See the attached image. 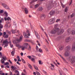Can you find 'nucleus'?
Segmentation results:
<instances>
[{
  "label": "nucleus",
  "instance_id": "4468645a",
  "mask_svg": "<svg viewBox=\"0 0 75 75\" xmlns=\"http://www.w3.org/2000/svg\"><path fill=\"white\" fill-rule=\"evenodd\" d=\"M25 11L26 14H27L28 13V9L26 8H25Z\"/></svg>",
  "mask_w": 75,
  "mask_h": 75
},
{
  "label": "nucleus",
  "instance_id": "e2e57ef3",
  "mask_svg": "<svg viewBox=\"0 0 75 75\" xmlns=\"http://www.w3.org/2000/svg\"><path fill=\"white\" fill-rule=\"evenodd\" d=\"M45 50H46V51H48V49H47V47H45Z\"/></svg>",
  "mask_w": 75,
  "mask_h": 75
},
{
  "label": "nucleus",
  "instance_id": "c756f323",
  "mask_svg": "<svg viewBox=\"0 0 75 75\" xmlns=\"http://www.w3.org/2000/svg\"><path fill=\"white\" fill-rule=\"evenodd\" d=\"M28 50H29V51H30L31 50V46L29 45V48H28Z\"/></svg>",
  "mask_w": 75,
  "mask_h": 75
},
{
  "label": "nucleus",
  "instance_id": "49530a36",
  "mask_svg": "<svg viewBox=\"0 0 75 75\" xmlns=\"http://www.w3.org/2000/svg\"><path fill=\"white\" fill-rule=\"evenodd\" d=\"M27 57L28 58H29V59H31V56H27Z\"/></svg>",
  "mask_w": 75,
  "mask_h": 75
},
{
  "label": "nucleus",
  "instance_id": "a878e982",
  "mask_svg": "<svg viewBox=\"0 0 75 75\" xmlns=\"http://www.w3.org/2000/svg\"><path fill=\"white\" fill-rule=\"evenodd\" d=\"M43 10V8L42 7H40L38 9V10H39L40 11H42Z\"/></svg>",
  "mask_w": 75,
  "mask_h": 75
},
{
  "label": "nucleus",
  "instance_id": "1a4fd4ad",
  "mask_svg": "<svg viewBox=\"0 0 75 75\" xmlns=\"http://www.w3.org/2000/svg\"><path fill=\"white\" fill-rule=\"evenodd\" d=\"M50 65L51 66L50 67L51 70H54V68L55 67V66L53 64H52L51 63Z\"/></svg>",
  "mask_w": 75,
  "mask_h": 75
},
{
  "label": "nucleus",
  "instance_id": "20e7f679",
  "mask_svg": "<svg viewBox=\"0 0 75 75\" xmlns=\"http://www.w3.org/2000/svg\"><path fill=\"white\" fill-rule=\"evenodd\" d=\"M55 19L54 18H52L50 19L48 22V24H53L54 23H55Z\"/></svg>",
  "mask_w": 75,
  "mask_h": 75
},
{
  "label": "nucleus",
  "instance_id": "393cba45",
  "mask_svg": "<svg viewBox=\"0 0 75 75\" xmlns=\"http://www.w3.org/2000/svg\"><path fill=\"white\" fill-rule=\"evenodd\" d=\"M60 3H61V5H62V7H63V8H64V7H65V5L63 4L62 3V2H60Z\"/></svg>",
  "mask_w": 75,
  "mask_h": 75
},
{
  "label": "nucleus",
  "instance_id": "f3484780",
  "mask_svg": "<svg viewBox=\"0 0 75 75\" xmlns=\"http://www.w3.org/2000/svg\"><path fill=\"white\" fill-rule=\"evenodd\" d=\"M27 34L28 35V36H30V33L29 31L28 30L27 31Z\"/></svg>",
  "mask_w": 75,
  "mask_h": 75
},
{
  "label": "nucleus",
  "instance_id": "473e14b6",
  "mask_svg": "<svg viewBox=\"0 0 75 75\" xmlns=\"http://www.w3.org/2000/svg\"><path fill=\"white\" fill-rule=\"evenodd\" d=\"M3 25H1V24H0V29H1V28H3Z\"/></svg>",
  "mask_w": 75,
  "mask_h": 75
},
{
  "label": "nucleus",
  "instance_id": "f257e3e1",
  "mask_svg": "<svg viewBox=\"0 0 75 75\" xmlns=\"http://www.w3.org/2000/svg\"><path fill=\"white\" fill-rule=\"evenodd\" d=\"M28 43H24L23 45L21 46V48L22 51H24L25 48L27 49L28 48Z\"/></svg>",
  "mask_w": 75,
  "mask_h": 75
},
{
  "label": "nucleus",
  "instance_id": "6e6552de",
  "mask_svg": "<svg viewBox=\"0 0 75 75\" xmlns=\"http://www.w3.org/2000/svg\"><path fill=\"white\" fill-rule=\"evenodd\" d=\"M4 44H7L9 43L8 41V40L7 39L5 40L3 42Z\"/></svg>",
  "mask_w": 75,
  "mask_h": 75
},
{
  "label": "nucleus",
  "instance_id": "79ce46f5",
  "mask_svg": "<svg viewBox=\"0 0 75 75\" xmlns=\"http://www.w3.org/2000/svg\"><path fill=\"white\" fill-rule=\"evenodd\" d=\"M29 67L30 68L32 69V66L31 65V64H29Z\"/></svg>",
  "mask_w": 75,
  "mask_h": 75
},
{
  "label": "nucleus",
  "instance_id": "864d4df0",
  "mask_svg": "<svg viewBox=\"0 0 75 75\" xmlns=\"http://www.w3.org/2000/svg\"><path fill=\"white\" fill-rule=\"evenodd\" d=\"M64 32V30L63 29H62L61 30V33H63Z\"/></svg>",
  "mask_w": 75,
  "mask_h": 75
},
{
  "label": "nucleus",
  "instance_id": "052dcab7",
  "mask_svg": "<svg viewBox=\"0 0 75 75\" xmlns=\"http://www.w3.org/2000/svg\"><path fill=\"white\" fill-rule=\"evenodd\" d=\"M21 56H23V53L21 52Z\"/></svg>",
  "mask_w": 75,
  "mask_h": 75
},
{
  "label": "nucleus",
  "instance_id": "e433bc0d",
  "mask_svg": "<svg viewBox=\"0 0 75 75\" xmlns=\"http://www.w3.org/2000/svg\"><path fill=\"white\" fill-rule=\"evenodd\" d=\"M38 6H39V5L38 4H37L36 5H35V8H37V7H38Z\"/></svg>",
  "mask_w": 75,
  "mask_h": 75
},
{
  "label": "nucleus",
  "instance_id": "f704fd0d",
  "mask_svg": "<svg viewBox=\"0 0 75 75\" xmlns=\"http://www.w3.org/2000/svg\"><path fill=\"white\" fill-rule=\"evenodd\" d=\"M39 63L40 65H42V62H41V61L40 60L39 61Z\"/></svg>",
  "mask_w": 75,
  "mask_h": 75
},
{
  "label": "nucleus",
  "instance_id": "0eeeda50",
  "mask_svg": "<svg viewBox=\"0 0 75 75\" xmlns=\"http://www.w3.org/2000/svg\"><path fill=\"white\" fill-rule=\"evenodd\" d=\"M23 38V36L21 35L20 37V39H17L16 40V41L18 42H20L21 41H22V38Z\"/></svg>",
  "mask_w": 75,
  "mask_h": 75
},
{
  "label": "nucleus",
  "instance_id": "4be33fe9",
  "mask_svg": "<svg viewBox=\"0 0 75 75\" xmlns=\"http://www.w3.org/2000/svg\"><path fill=\"white\" fill-rule=\"evenodd\" d=\"M16 46L17 47H18V48H21V46L20 45H16Z\"/></svg>",
  "mask_w": 75,
  "mask_h": 75
},
{
  "label": "nucleus",
  "instance_id": "b1692460",
  "mask_svg": "<svg viewBox=\"0 0 75 75\" xmlns=\"http://www.w3.org/2000/svg\"><path fill=\"white\" fill-rule=\"evenodd\" d=\"M31 60L32 61V62H35V59H34V58H31Z\"/></svg>",
  "mask_w": 75,
  "mask_h": 75
},
{
  "label": "nucleus",
  "instance_id": "4c0bfd02",
  "mask_svg": "<svg viewBox=\"0 0 75 75\" xmlns=\"http://www.w3.org/2000/svg\"><path fill=\"white\" fill-rule=\"evenodd\" d=\"M72 34L73 35H74V34H75V31H74V30L72 31Z\"/></svg>",
  "mask_w": 75,
  "mask_h": 75
},
{
  "label": "nucleus",
  "instance_id": "6e6d98bb",
  "mask_svg": "<svg viewBox=\"0 0 75 75\" xmlns=\"http://www.w3.org/2000/svg\"><path fill=\"white\" fill-rule=\"evenodd\" d=\"M36 73L38 75H40V73L39 72H37Z\"/></svg>",
  "mask_w": 75,
  "mask_h": 75
},
{
  "label": "nucleus",
  "instance_id": "c03bdc74",
  "mask_svg": "<svg viewBox=\"0 0 75 75\" xmlns=\"http://www.w3.org/2000/svg\"><path fill=\"white\" fill-rule=\"evenodd\" d=\"M75 16V14L74 13H73L71 16V17H74Z\"/></svg>",
  "mask_w": 75,
  "mask_h": 75
},
{
  "label": "nucleus",
  "instance_id": "7c9ffc66",
  "mask_svg": "<svg viewBox=\"0 0 75 75\" xmlns=\"http://www.w3.org/2000/svg\"><path fill=\"white\" fill-rule=\"evenodd\" d=\"M59 49L60 50H63V47L60 46L59 47Z\"/></svg>",
  "mask_w": 75,
  "mask_h": 75
},
{
  "label": "nucleus",
  "instance_id": "412c9836",
  "mask_svg": "<svg viewBox=\"0 0 75 75\" xmlns=\"http://www.w3.org/2000/svg\"><path fill=\"white\" fill-rule=\"evenodd\" d=\"M72 48V50H75V44H73Z\"/></svg>",
  "mask_w": 75,
  "mask_h": 75
},
{
  "label": "nucleus",
  "instance_id": "423d86ee",
  "mask_svg": "<svg viewBox=\"0 0 75 75\" xmlns=\"http://www.w3.org/2000/svg\"><path fill=\"white\" fill-rule=\"evenodd\" d=\"M71 62L72 63H74V62H75V57L73 56L72 57L71 60Z\"/></svg>",
  "mask_w": 75,
  "mask_h": 75
},
{
  "label": "nucleus",
  "instance_id": "39448f33",
  "mask_svg": "<svg viewBox=\"0 0 75 75\" xmlns=\"http://www.w3.org/2000/svg\"><path fill=\"white\" fill-rule=\"evenodd\" d=\"M2 58L3 59H1V62L2 63V64H4V61L7 59L6 57V56H4L2 57Z\"/></svg>",
  "mask_w": 75,
  "mask_h": 75
},
{
  "label": "nucleus",
  "instance_id": "58836bf2",
  "mask_svg": "<svg viewBox=\"0 0 75 75\" xmlns=\"http://www.w3.org/2000/svg\"><path fill=\"white\" fill-rule=\"evenodd\" d=\"M39 51L40 52H42V50L41 49V48H40L39 49Z\"/></svg>",
  "mask_w": 75,
  "mask_h": 75
},
{
  "label": "nucleus",
  "instance_id": "8fccbe9b",
  "mask_svg": "<svg viewBox=\"0 0 75 75\" xmlns=\"http://www.w3.org/2000/svg\"><path fill=\"white\" fill-rule=\"evenodd\" d=\"M15 73H19V71H18L16 70L15 71Z\"/></svg>",
  "mask_w": 75,
  "mask_h": 75
},
{
  "label": "nucleus",
  "instance_id": "69168bd1",
  "mask_svg": "<svg viewBox=\"0 0 75 75\" xmlns=\"http://www.w3.org/2000/svg\"><path fill=\"white\" fill-rule=\"evenodd\" d=\"M23 72H24L25 73V74H26V71L25 70V69L23 70Z\"/></svg>",
  "mask_w": 75,
  "mask_h": 75
},
{
  "label": "nucleus",
  "instance_id": "bf43d9fd",
  "mask_svg": "<svg viewBox=\"0 0 75 75\" xmlns=\"http://www.w3.org/2000/svg\"><path fill=\"white\" fill-rule=\"evenodd\" d=\"M72 0H71V2H70V3L69 4V6H70V5H71V4H72Z\"/></svg>",
  "mask_w": 75,
  "mask_h": 75
},
{
  "label": "nucleus",
  "instance_id": "13d9d810",
  "mask_svg": "<svg viewBox=\"0 0 75 75\" xmlns=\"http://www.w3.org/2000/svg\"><path fill=\"white\" fill-rule=\"evenodd\" d=\"M2 6H3V7H4L5 6V4L4 3H2Z\"/></svg>",
  "mask_w": 75,
  "mask_h": 75
},
{
  "label": "nucleus",
  "instance_id": "72a5a7b5",
  "mask_svg": "<svg viewBox=\"0 0 75 75\" xmlns=\"http://www.w3.org/2000/svg\"><path fill=\"white\" fill-rule=\"evenodd\" d=\"M22 62L23 63H25V60H24V59H23L22 58Z\"/></svg>",
  "mask_w": 75,
  "mask_h": 75
},
{
  "label": "nucleus",
  "instance_id": "603ef678",
  "mask_svg": "<svg viewBox=\"0 0 75 75\" xmlns=\"http://www.w3.org/2000/svg\"><path fill=\"white\" fill-rule=\"evenodd\" d=\"M45 35H46V36L47 37V38H48V35H47V33H45Z\"/></svg>",
  "mask_w": 75,
  "mask_h": 75
},
{
  "label": "nucleus",
  "instance_id": "aec40b11",
  "mask_svg": "<svg viewBox=\"0 0 75 75\" xmlns=\"http://www.w3.org/2000/svg\"><path fill=\"white\" fill-rule=\"evenodd\" d=\"M4 14L5 15L6 17H7L8 16V13H7V12L6 11H5V13Z\"/></svg>",
  "mask_w": 75,
  "mask_h": 75
},
{
  "label": "nucleus",
  "instance_id": "2eb2a0df",
  "mask_svg": "<svg viewBox=\"0 0 75 75\" xmlns=\"http://www.w3.org/2000/svg\"><path fill=\"white\" fill-rule=\"evenodd\" d=\"M35 34L37 38H38V39L40 38V36H39V35H38V33H36L35 32Z\"/></svg>",
  "mask_w": 75,
  "mask_h": 75
},
{
  "label": "nucleus",
  "instance_id": "cd10ccee",
  "mask_svg": "<svg viewBox=\"0 0 75 75\" xmlns=\"http://www.w3.org/2000/svg\"><path fill=\"white\" fill-rule=\"evenodd\" d=\"M33 66L35 68V69H36V70H38V67H37L36 66L34 65Z\"/></svg>",
  "mask_w": 75,
  "mask_h": 75
},
{
  "label": "nucleus",
  "instance_id": "a211bd4d",
  "mask_svg": "<svg viewBox=\"0 0 75 75\" xmlns=\"http://www.w3.org/2000/svg\"><path fill=\"white\" fill-rule=\"evenodd\" d=\"M9 43L10 45V46H11V48H13V45L11 44V41H10L9 42Z\"/></svg>",
  "mask_w": 75,
  "mask_h": 75
},
{
  "label": "nucleus",
  "instance_id": "9b49d317",
  "mask_svg": "<svg viewBox=\"0 0 75 75\" xmlns=\"http://www.w3.org/2000/svg\"><path fill=\"white\" fill-rule=\"evenodd\" d=\"M15 49L13 48V50L11 52V55L12 56H14V52H15Z\"/></svg>",
  "mask_w": 75,
  "mask_h": 75
},
{
  "label": "nucleus",
  "instance_id": "3c124183",
  "mask_svg": "<svg viewBox=\"0 0 75 75\" xmlns=\"http://www.w3.org/2000/svg\"><path fill=\"white\" fill-rule=\"evenodd\" d=\"M53 63L54 64V65H56V66H57V67H58V65H57V63H55V62H54Z\"/></svg>",
  "mask_w": 75,
  "mask_h": 75
},
{
  "label": "nucleus",
  "instance_id": "7ed1b4c3",
  "mask_svg": "<svg viewBox=\"0 0 75 75\" xmlns=\"http://www.w3.org/2000/svg\"><path fill=\"white\" fill-rule=\"evenodd\" d=\"M59 31V28H57L56 30L53 29L50 32V34H55V33H57V31Z\"/></svg>",
  "mask_w": 75,
  "mask_h": 75
},
{
  "label": "nucleus",
  "instance_id": "a18cd8bd",
  "mask_svg": "<svg viewBox=\"0 0 75 75\" xmlns=\"http://www.w3.org/2000/svg\"><path fill=\"white\" fill-rule=\"evenodd\" d=\"M8 37V35H6L5 36V38H7Z\"/></svg>",
  "mask_w": 75,
  "mask_h": 75
},
{
  "label": "nucleus",
  "instance_id": "09e8293b",
  "mask_svg": "<svg viewBox=\"0 0 75 75\" xmlns=\"http://www.w3.org/2000/svg\"><path fill=\"white\" fill-rule=\"evenodd\" d=\"M9 64V63L8 62H6L5 63V65H8Z\"/></svg>",
  "mask_w": 75,
  "mask_h": 75
},
{
  "label": "nucleus",
  "instance_id": "37998d69",
  "mask_svg": "<svg viewBox=\"0 0 75 75\" xmlns=\"http://www.w3.org/2000/svg\"><path fill=\"white\" fill-rule=\"evenodd\" d=\"M47 8L48 10H50L51 9V6H50L48 7Z\"/></svg>",
  "mask_w": 75,
  "mask_h": 75
},
{
  "label": "nucleus",
  "instance_id": "c85d7f7f",
  "mask_svg": "<svg viewBox=\"0 0 75 75\" xmlns=\"http://www.w3.org/2000/svg\"><path fill=\"white\" fill-rule=\"evenodd\" d=\"M68 8L67 7H66V8L65 9V12H67V11H68Z\"/></svg>",
  "mask_w": 75,
  "mask_h": 75
},
{
  "label": "nucleus",
  "instance_id": "f03ea898",
  "mask_svg": "<svg viewBox=\"0 0 75 75\" xmlns=\"http://www.w3.org/2000/svg\"><path fill=\"white\" fill-rule=\"evenodd\" d=\"M71 48V46H68L66 47V52L64 54V55L65 56H68L69 55V54L68 52V51L70 50Z\"/></svg>",
  "mask_w": 75,
  "mask_h": 75
},
{
  "label": "nucleus",
  "instance_id": "774afa93",
  "mask_svg": "<svg viewBox=\"0 0 75 75\" xmlns=\"http://www.w3.org/2000/svg\"><path fill=\"white\" fill-rule=\"evenodd\" d=\"M33 74L34 75H36V73H35V72H33Z\"/></svg>",
  "mask_w": 75,
  "mask_h": 75
},
{
  "label": "nucleus",
  "instance_id": "9d476101",
  "mask_svg": "<svg viewBox=\"0 0 75 75\" xmlns=\"http://www.w3.org/2000/svg\"><path fill=\"white\" fill-rule=\"evenodd\" d=\"M55 14V11H51L50 13V16H53L54 14Z\"/></svg>",
  "mask_w": 75,
  "mask_h": 75
},
{
  "label": "nucleus",
  "instance_id": "6ab92c4d",
  "mask_svg": "<svg viewBox=\"0 0 75 75\" xmlns=\"http://www.w3.org/2000/svg\"><path fill=\"white\" fill-rule=\"evenodd\" d=\"M17 58L18 59V61H20V62L21 61V60L20 59V57H19V56H18L17 57Z\"/></svg>",
  "mask_w": 75,
  "mask_h": 75
},
{
  "label": "nucleus",
  "instance_id": "2f4dec72",
  "mask_svg": "<svg viewBox=\"0 0 75 75\" xmlns=\"http://www.w3.org/2000/svg\"><path fill=\"white\" fill-rule=\"evenodd\" d=\"M37 1V0H33V1H32L31 2H30V3H33L34 2H35V1Z\"/></svg>",
  "mask_w": 75,
  "mask_h": 75
},
{
  "label": "nucleus",
  "instance_id": "338daca9",
  "mask_svg": "<svg viewBox=\"0 0 75 75\" xmlns=\"http://www.w3.org/2000/svg\"><path fill=\"white\" fill-rule=\"evenodd\" d=\"M10 75H13V74L12 73V72L10 71Z\"/></svg>",
  "mask_w": 75,
  "mask_h": 75
},
{
  "label": "nucleus",
  "instance_id": "0e129e2a",
  "mask_svg": "<svg viewBox=\"0 0 75 75\" xmlns=\"http://www.w3.org/2000/svg\"><path fill=\"white\" fill-rule=\"evenodd\" d=\"M9 62H10V64H12V62H11V60H9L8 61Z\"/></svg>",
  "mask_w": 75,
  "mask_h": 75
},
{
  "label": "nucleus",
  "instance_id": "4d7b16f0",
  "mask_svg": "<svg viewBox=\"0 0 75 75\" xmlns=\"http://www.w3.org/2000/svg\"><path fill=\"white\" fill-rule=\"evenodd\" d=\"M40 28L42 30V31H44V29H43V28H42V27L41 26H40Z\"/></svg>",
  "mask_w": 75,
  "mask_h": 75
},
{
  "label": "nucleus",
  "instance_id": "dca6fc26",
  "mask_svg": "<svg viewBox=\"0 0 75 75\" xmlns=\"http://www.w3.org/2000/svg\"><path fill=\"white\" fill-rule=\"evenodd\" d=\"M4 8H6L7 9H9V8L8 7V6H7L6 5H5V6L4 7Z\"/></svg>",
  "mask_w": 75,
  "mask_h": 75
},
{
  "label": "nucleus",
  "instance_id": "de8ad7c7",
  "mask_svg": "<svg viewBox=\"0 0 75 75\" xmlns=\"http://www.w3.org/2000/svg\"><path fill=\"white\" fill-rule=\"evenodd\" d=\"M3 13V10L0 11V14H1Z\"/></svg>",
  "mask_w": 75,
  "mask_h": 75
},
{
  "label": "nucleus",
  "instance_id": "a19ab883",
  "mask_svg": "<svg viewBox=\"0 0 75 75\" xmlns=\"http://www.w3.org/2000/svg\"><path fill=\"white\" fill-rule=\"evenodd\" d=\"M60 19H57V20L56 21V22H57V23H58V22H59V21H60Z\"/></svg>",
  "mask_w": 75,
  "mask_h": 75
},
{
  "label": "nucleus",
  "instance_id": "ea45409f",
  "mask_svg": "<svg viewBox=\"0 0 75 75\" xmlns=\"http://www.w3.org/2000/svg\"><path fill=\"white\" fill-rule=\"evenodd\" d=\"M59 56H60V57H61V58H62V59H63V60H64V61H65V59H64V57H62V56H61V55H60V54H59Z\"/></svg>",
  "mask_w": 75,
  "mask_h": 75
},
{
  "label": "nucleus",
  "instance_id": "680f3d73",
  "mask_svg": "<svg viewBox=\"0 0 75 75\" xmlns=\"http://www.w3.org/2000/svg\"><path fill=\"white\" fill-rule=\"evenodd\" d=\"M2 47H0V51H1V50H2Z\"/></svg>",
  "mask_w": 75,
  "mask_h": 75
},
{
  "label": "nucleus",
  "instance_id": "c9c22d12",
  "mask_svg": "<svg viewBox=\"0 0 75 75\" xmlns=\"http://www.w3.org/2000/svg\"><path fill=\"white\" fill-rule=\"evenodd\" d=\"M12 32L13 34L16 33V30H12Z\"/></svg>",
  "mask_w": 75,
  "mask_h": 75
},
{
  "label": "nucleus",
  "instance_id": "ddd939ff",
  "mask_svg": "<svg viewBox=\"0 0 75 75\" xmlns=\"http://www.w3.org/2000/svg\"><path fill=\"white\" fill-rule=\"evenodd\" d=\"M4 20L5 21H6V20H11V18L10 17H8L7 18H6V17L4 18Z\"/></svg>",
  "mask_w": 75,
  "mask_h": 75
},
{
  "label": "nucleus",
  "instance_id": "f8f14e48",
  "mask_svg": "<svg viewBox=\"0 0 75 75\" xmlns=\"http://www.w3.org/2000/svg\"><path fill=\"white\" fill-rule=\"evenodd\" d=\"M23 35L26 38H28V37L27 35V34L25 32H24L23 33Z\"/></svg>",
  "mask_w": 75,
  "mask_h": 75
},
{
  "label": "nucleus",
  "instance_id": "bb28decb",
  "mask_svg": "<svg viewBox=\"0 0 75 75\" xmlns=\"http://www.w3.org/2000/svg\"><path fill=\"white\" fill-rule=\"evenodd\" d=\"M70 38H67L66 40V42H68V41H69V40Z\"/></svg>",
  "mask_w": 75,
  "mask_h": 75
},
{
  "label": "nucleus",
  "instance_id": "5fc2aeb1",
  "mask_svg": "<svg viewBox=\"0 0 75 75\" xmlns=\"http://www.w3.org/2000/svg\"><path fill=\"white\" fill-rule=\"evenodd\" d=\"M36 49L37 51H38V46H36Z\"/></svg>",
  "mask_w": 75,
  "mask_h": 75
},
{
  "label": "nucleus",
  "instance_id": "5701e85b",
  "mask_svg": "<svg viewBox=\"0 0 75 75\" xmlns=\"http://www.w3.org/2000/svg\"><path fill=\"white\" fill-rule=\"evenodd\" d=\"M11 68L13 70V71L14 70H16V69L15 68H14V67L13 66L11 67Z\"/></svg>",
  "mask_w": 75,
  "mask_h": 75
}]
</instances>
